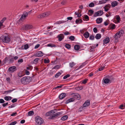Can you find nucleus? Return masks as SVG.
Segmentation results:
<instances>
[{
	"label": "nucleus",
	"mask_w": 125,
	"mask_h": 125,
	"mask_svg": "<svg viewBox=\"0 0 125 125\" xmlns=\"http://www.w3.org/2000/svg\"><path fill=\"white\" fill-rule=\"evenodd\" d=\"M50 62L48 58L47 59H44V63L45 64L49 63Z\"/></svg>",
	"instance_id": "obj_33"
},
{
	"label": "nucleus",
	"mask_w": 125,
	"mask_h": 125,
	"mask_svg": "<svg viewBox=\"0 0 125 125\" xmlns=\"http://www.w3.org/2000/svg\"><path fill=\"white\" fill-rule=\"evenodd\" d=\"M74 38H74V36H70L69 38V39L73 41L74 40Z\"/></svg>",
	"instance_id": "obj_46"
},
{
	"label": "nucleus",
	"mask_w": 125,
	"mask_h": 125,
	"mask_svg": "<svg viewBox=\"0 0 125 125\" xmlns=\"http://www.w3.org/2000/svg\"><path fill=\"white\" fill-rule=\"evenodd\" d=\"M17 69L16 67L15 66H11L9 68V71L10 73H13Z\"/></svg>",
	"instance_id": "obj_9"
},
{
	"label": "nucleus",
	"mask_w": 125,
	"mask_h": 125,
	"mask_svg": "<svg viewBox=\"0 0 125 125\" xmlns=\"http://www.w3.org/2000/svg\"><path fill=\"white\" fill-rule=\"evenodd\" d=\"M89 32L87 31L85 32L83 34L84 36L86 38H88L89 37Z\"/></svg>",
	"instance_id": "obj_23"
},
{
	"label": "nucleus",
	"mask_w": 125,
	"mask_h": 125,
	"mask_svg": "<svg viewBox=\"0 0 125 125\" xmlns=\"http://www.w3.org/2000/svg\"><path fill=\"white\" fill-rule=\"evenodd\" d=\"M66 0H63L61 2V4L62 5H64L66 3Z\"/></svg>",
	"instance_id": "obj_61"
},
{
	"label": "nucleus",
	"mask_w": 125,
	"mask_h": 125,
	"mask_svg": "<svg viewBox=\"0 0 125 125\" xmlns=\"http://www.w3.org/2000/svg\"><path fill=\"white\" fill-rule=\"evenodd\" d=\"M110 39L109 37H107L105 39L103 40L104 44H106L109 42Z\"/></svg>",
	"instance_id": "obj_16"
},
{
	"label": "nucleus",
	"mask_w": 125,
	"mask_h": 125,
	"mask_svg": "<svg viewBox=\"0 0 125 125\" xmlns=\"http://www.w3.org/2000/svg\"><path fill=\"white\" fill-rule=\"evenodd\" d=\"M103 13V12L101 10L95 13L94 16V17L98 16H100L102 15Z\"/></svg>",
	"instance_id": "obj_8"
},
{
	"label": "nucleus",
	"mask_w": 125,
	"mask_h": 125,
	"mask_svg": "<svg viewBox=\"0 0 125 125\" xmlns=\"http://www.w3.org/2000/svg\"><path fill=\"white\" fill-rule=\"evenodd\" d=\"M14 90V89L13 90V89L10 90H9L5 91V93H10L12 92Z\"/></svg>",
	"instance_id": "obj_43"
},
{
	"label": "nucleus",
	"mask_w": 125,
	"mask_h": 125,
	"mask_svg": "<svg viewBox=\"0 0 125 125\" xmlns=\"http://www.w3.org/2000/svg\"><path fill=\"white\" fill-rule=\"evenodd\" d=\"M109 28L111 29H114L115 28V25L114 24L112 23H111L109 25Z\"/></svg>",
	"instance_id": "obj_15"
},
{
	"label": "nucleus",
	"mask_w": 125,
	"mask_h": 125,
	"mask_svg": "<svg viewBox=\"0 0 125 125\" xmlns=\"http://www.w3.org/2000/svg\"><path fill=\"white\" fill-rule=\"evenodd\" d=\"M93 30L94 32L95 33H96L97 31V28L96 27L94 28Z\"/></svg>",
	"instance_id": "obj_56"
},
{
	"label": "nucleus",
	"mask_w": 125,
	"mask_h": 125,
	"mask_svg": "<svg viewBox=\"0 0 125 125\" xmlns=\"http://www.w3.org/2000/svg\"><path fill=\"white\" fill-rule=\"evenodd\" d=\"M90 100H87L85 101V102L83 104V106L84 107H85L89 105L90 104Z\"/></svg>",
	"instance_id": "obj_12"
},
{
	"label": "nucleus",
	"mask_w": 125,
	"mask_h": 125,
	"mask_svg": "<svg viewBox=\"0 0 125 125\" xmlns=\"http://www.w3.org/2000/svg\"><path fill=\"white\" fill-rule=\"evenodd\" d=\"M84 18L85 20L86 21L89 20V17L87 15H85L84 16Z\"/></svg>",
	"instance_id": "obj_42"
},
{
	"label": "nucleus",
	"mask_w": 125,
	"mask_h": 125,
	"mask_svg": "<svg viewBox=\"0 0 125 125\" xmlns=\"http://www.w3.org/2000/svg\"><path fill=\"white\" fill-rule=\"evenodd\" d=\"M60 67L59 65H56V66H55L54 67H53L52 68V69H58L60 68Z\"/></svg>",
	"instance_id": "obj_39"
},
{
	"label": "nucleus",
	"mask_w": 125,
	"mask_h": 125,
	"mask_svg": "<svg viewBox=\"0 0 125 125\" xmlns=\"http://www.w3.org/2000/svg\"><path fill=\"white\" fill-rule=\"evenodd\" d=\"M83 22L82 20L81 19H79V20L76 19L75 21V23L77 24H78L80 23H82Z\"/></svg>",
	"instance_id": "obj_28"
},
{
	"label": "nucleus",
	"mask_w": 125,
	"mask_h": 125,
	"mask_svg": "<svg viewBox=\"0 0 125 125\" xmlns=\"http://www.w3.org/2000/svg\"><path fill=\"white\" fill-rule=\"evenodd\" d=\"M107 78L109 80V81L110 82V83H111L112 81H114V78L113 76H109L108 75L107 76Z\"/></svg>",
	"instance_id": "obj_17"
},
{
	"label": "nucleus",
	"mask_w": 125,
	"mask_h": 125,
	"mask_svg": "<svg viewBox=\"0 0 125 125\" xmlns=\"http://www.w3.org/2000/svg\"><path fill=\"white\" fill-rule=\"evenodd\" d=\"M61 72H58L55 75V78H58L59 77L60 75L61 74Z\"/></svg>",
	"instance_id": "obj_38"
},
{
	"label": "nucleus",
	"mask_w": 125,
	"mask_h": 125,
	"mask_svg": "<svg viewBox=\"0 0 125 125\" xmlns=\"http://www.w3.org/2000/svg\"><path fill=\"white\" fill-rule=\"evenodd\" d=\"M103 20L102 18H97L96 20V23L98 24L101 23Z\"/></svg>",
	"instance_id": "obj_20"
},
{
	"label": "nucleus",
	"mask_w": 125,
	"mask_h": 125,
	"mask_svg": "<svg viewBox=\"0 0 125 125\" xmlns=\"http://www.w3.org/2000/svg\"><path fill=\"white\" fill-rule=\"evenodd\" d=\"M70 74H67L63 77V79H65L67 78L70 77Z\"/></svg>",
	"instance_id": "obj_44"
},
{
	"label": "nucleus",
	"mask_w": 125,
	"mask_h": 125,
	"mask_svg": "<svg viewBox=\"0 0 125 125\" xmlns=\"http://www.w3.org/2000/svg\"><path fill=\"white\" fill-rule=\"evenodd\" d=\"M76 64L75 63L73 62H72L69 63V65L71 68H73Z\"/></svg>",
	"instance_id": "obj_26"
},
{
	"label": "nucleus",
	"mask_w": 125,
	"mask_h": 125,
	"mask_svg": "<svg viewBox=\"0 0 125 125\" xmlns=\"http://www.w3.org/2000/svg\"><path fill=\"white\" fill-rule=\"evenodd\" d=\"M65 47L69 49L70 48L71 46L70 44H66L65 45Z\"/></svg>",
	"instance_id": "obj_41"
},
{
	"label": "nucleus",
	"mask_w": 125,
	"mask_h": 125,
	"mask_svg": "<svg viewBox=\"0 0 125 125\" xmlns=\"http://www.w3.org/2000/svg\"><path fill=\"white\" fill-rule=\"evenodd\" d=\"M53 111V110H51V111L47 113L46 114V116H50L49 118L50 119H53L57 117H59L60 115L61 114V112H58L56 114L52 115H51L52 113V111Z\"/></svg>",
	"instance_id": "obj_1"
},
{
	"label": "nucleus",
	"mask_w": 125,
	"mask_h": 125,
	"mask_svg": "<svg viewBox=\"0 0 125 125\" xmlns=\"http://www.w3.org/2000/svg\"><path fill=\"white\" fill-rule=\"evenodd\" d=\"M17 99L16 98L13 99L11 100V102L13 103H14L17 101Z\"/></svg>",
	"instance_id": "obj_51"
},
{
	"label": "nucleus",
	"mask_w": 125,
	"mask_h": 125,
	"mask_svg": "<svg viewBox=\"0 0 125 125\" xmlns=\"http://www.w3.org/2000/svg\"><path fill=\"white\" fill-rule=\"evenodd\" d=\"M28 14V13L27 12H24L19 20V21H20L24 20V19L27 16Z\"/></svg>",
	"instance_id": "obj_7"
},
{
	"label": "nucleus",
	"mask_w": 125,
	"mask_h": 125,
	"mask_svg": "<svg viewBox=\"0 0 125 125\" xmlns=\"http://www.w3.org/2000/svg\"><path fill=\"white\" fill-rule=\"evenodd\" d=\"M107 1H106V0H101V1H99V4H101L104 3H105Z\"/></svg>",
	"instance_id": "obj_34"
},
{
	"label": "nucleus",
	"mask_w": 125,
	"mask_h": 125,
	"mask_svg": "<svg viewBox=\"0 0 125 125\" xmlns=\"http://www.w3.org/2000/svg\"><path fill=\"white\" fill-rule=\"evenodd\" d=\"M101 37V36L100 34L98 33L95 36V38L97 39H100Z\"/></svg>",
	"instance_id": "obj_25"
},
{
	"label": "nucleus",
	"mask_w": 125,
	"mask_h": 125,
	"mask_svg": "<svg viewBox=\"0 0 125 125\" xmlns=\"http://www.w3.org/2000/svg\"><path fill=\"white\" fill-rule=\"evenodd\" d=\"M74 48L75 50L77 51L79 49L80 46L78 45H76L74 46Z\"/></svg>",
	"instance_id": "obj_29"
},
{
	"label": "nucleus",
	"mask_w": 125,
	"mask_h": 125,
	"mask_svg": "<svg viewBox=\"0 0 125 125\" xmlns=\"http://www.w3.org/2000/svg\"><path fill=\"white\" fill-rule=\"evenodd\" d=\"M8 103L7 102L5 103H4L2 104V105L3 107H5V106L8 105Z\"/></svg>",
	"instance_id": "obj_54"
},
{
	"label": "nucleus",
	"mask_w": 125,
	"mask_h": 125,
	"mask_svg": "<svg viewBox=\"0 0 125 125\" xmlns=\"http://www.w3.org/2000/svg\"><path fill=\"white\" fill-rule=\"evenodd\" d=\"M66 95L65 93L61 94L59 96V98L60 99H62Z\"/></svg>",
	"instance_id": "obj_22"
},
{
	"label": "nucleus",
	"mask_w": 125,
	"mask_h": 125,
	"mask_svg": "<svg viewBox=\"0 0 125 125\" xmlns=\"http://www.w3.org/2000/svg\"><path fill=\"white\" fill-rule=\"evenodd\" d=\"M73 98H74L75 100V99L79 100L80 99V95L78 94H76L73 96Z\"/></svg>",
	"instance_id": "obj_14"
},
{
	"label": "nucleus",
	"mask_w": 125,
	"mask_h": 125,
	"mask_svg": "<svg viewBox=\"0 0 125 125\" xmlns=\"http://www.w3.org/2000/svg\"><path fill=\"white\" fill-rule=\"evenodd\" d=\"M47 46L50 47H56V45L52 44L50 43L47 45Z\"/></svg>",
	"instance_id": "obj_35"
},
{
	"label": "nucleus",
	"mask_w": 125,
	"mask_h": 125,
	"mask_svg": "<svg viewBox=\"0 0 125 125\" xmlns=\"http://www.w3.org/2000/svg\"><path fill=\"white\" fill-rule=\"evenodd\" d=\"M4 98L6 101L9 100V96H6L4 97Z\"/></svg>",
	"instance_id": "obj_63"
},
{
	"label": "nucleus",
	"mask_w": 125,
	"mask_h": 125,
	"mask_svg": "<svg viewBox=\"0 0 125 125\" xmlns=\"http://www.w3.org/2000/svg\"><path fill=\"white\" fill-rule=\"evenodd\" d=\"M118 4L117 2L116 1H113L111 4V5L112 7H115V6H117Z\"/></svg>",
	"instance_id": "obj_19"
},
{
	"label": "nucleus",
	"mask_w": 125,
	"mask_h": 125,
	"mask_svg": "<svg viewBox=\"0 0 125 125\" xmlns=\"http://www.w3.org/2000/svg\"><path fill=\"white\" fill-rule=\"evenodd\" d=\"M28 116H31L33 115L34 114V113L33 111H30L28 112Z\"/></svg>",
	"instance_id": "obj_32"
},
{
	"label": "nucleus",
	"mask_w": 125,
	"mask_h": 125,
	"mask_svg": "<svg viewBox=\"0 0 125 125\" xmlns=\"http://www.w3.org/2000/svg\"><path fill=\"white\" fill-rule=\"evenodd\" d=\"M68 118V116L67 115L63 116L61 118V119L62 120H66Z\"/></svg>",
	"instance_id": "obj_27"
},
{
	"label": "nucleus",
	"mask_w": 125,
	"mask_h": 125,
	"mask_svg": "<svg viewBox=\"0 0 125 125\" xmlns=\"http://www.w3.org/2000/svg\"><path fill=\"white\" fill-rule=\"evenodd\" d=\"M0 39L2 42L5 43H8L10 41V38L8 36L3 35L0 37Z\"/></svg>",
	"instance_id": "obj_3"
},
{
	"label": "nucleus",
	"mask_w": 125,
	"mask_h": 125,
	"mask_svg": "<svg viewBox=\"0 0 125 125\" xmlns=\"http://www.w3.org/2000/svg\"><path fill=\"white\" fill-rule=\"evenodd\" d=\"M116 19L118 22H120V17L119 16H117L116 18Z\"/></svg>",
	"instance_id": "obj_55"
},
{
	"label": "nucleus",
	"mask_w": 125,
	"mask_h": 125,
	"mask_svg": "<svg viewBox=\"0 0 125 125\" xmlns=\"http://www.w3.org/2000/svg\"><path fill=\"white\" fill-rule=\"evenodd\" d=\"M66 21H61L57 22L55 23L57 24H59L62 23H64L66 22Z\"/></svg>",
	"instance_id": "obj_31"
},
{
	"label": "nucleus",
	"mask_w": 125,
	"mask_h": 125,
	"mask_svg": "<svg viewBox=\"0 0 125 125\" xmlns=\"http://www.w3.org/2000/svg\"><path fill=\"white\" fill-rule=\"evenodd\" d=\"M43 55V53L41 51H39L34 55L35 57H41Z\"/></svg>",
	"instance_id": "obj_10"
},
{
	"label": "nucleus",
	"mask_w": 125,
	"mask_h": 125,
	"mask_svg": "<svg viewBox=\"0 0 125 125\" xmlns=\"http://www.w3.org/2000/svg\"><path fill=\"white\" fill-rule=\"evenodd\" d=\"M111 6L110 5V4H108L106 5L104 7V8L105 7L109 9L110 8Z\"/></svg>",
	"instance_id": "obj_53"
},
{
	"label": "nucleus",
	"mask_w": 125,
	"mask_h": 125,
	"mask_svg": "<svg viewBox=\"0 0 125 125\" xmlns=\"http://www.w3.org/2000/svg\"><path fill=\"white\" fill-rule=\"evenodd\" d=\"M74 100L75 99H74V98L72 97L67 100L66 102L65 103L66 104H68L70 102H73Z\"/></svg>",
	"instance_id": "obj_18"
},
{
	"label": "nucleus",
	"mask_w": 125,
	"mask_h": 125,
	"mask_svg": "<svg viewBox=\"0 0 125 125\" xmlns=\"http://www.w3.org/2000/svg\"><path fill=\"white\" fill-rule=\"evenodd\" d=\"M87 81L88 79H84L82 83L83 84H85L86 83H87Z\"/></svg>",
	"instance_id": "obj_52"
},
{
	"label": "nucleus",
	"mask_w": 125,
	"mask_h": 125,
	"mask_svg": "<svg viewBox=\"0 0 125 125\" xmlns=\"http://www.w3.org/2000/svg\"><path fill=\"white\" fill-rule=\"evenodd\" d=\"M95 47H94V46H90V50L91 52H93L94 49V48Z\"/></svg>",
	"instance_id": "obj_45"
},
{
	"label": "nucleus",
	"mask_w": 125,
	"mask_h": 125,
	"mask_svg": "<svg viewBox=\"0 0 125 125\" xmlns=\"http://www.w3.org/2000/svg\"><path fill=\"white\" fill-rule=\"evenodd\" d=\"M9 56L8 57H6L4 59V63H6V62L8 61H9Z\"/></svg>",
	"instance_id": "obj_48"
},
{
	"label": "nucleus",
	"mask_w": 125,
	"mask_h": 125,
	"mask_svg": "<svg viewBox=\"0 0 125 125\" xmlns=\"http://www.w3.org/2000/svg\"><path fill=\"white\" fill-rule=\"evenodd\" d=\"M4 102L5 101L3 99H0V103H4Z\"/></svg>",
	"instance_id": "obj_58"
},
{
	"label": "nucleus",
	"mask_w": 125,
	"mask_h": 125,
	"mask_svg": "<svg viewBox=\"0 0 125 125\" xmlns=\"http://www.w3.org/2000/svg\"><path fill=\"white\" fill-rule=\"evenodd\" d=\"M32 26L31 24H27L23 26L21 28V30H30L32 28Z\"/></svg>",
	"instance_id": "obj_5"
},
{
	"label": "nucleus",
	"mask_w": 125,
	"mask_h": 125,
	"mask_svg": "<svg viewBox=\"0 0 125 125\" xmlns=\"http://www.w3.org/2000/svg\"><path fill=\"white\" fill-rule=\"evenodd\" d=\"M17 115V112H15L13 113L10 115L11 116H15Z\"/></svg>",
	"instance_id": "obj_57"
},
{
	"label": "nucleus",
	"mask_w": 125,
	"mask_h": 125,
	"mask_svg": "<svg viewBox=\"0 0 125 125\" xmlns=\"http://www.w3.org/2000/svg\"><path fill=\"white\" fill-rule=\"evenodd\" d=\"M89 7H94V5L93 3L92 2L89 4Z\"/></svg>",
	"instance_id": "obj_47"
},
{
	"label": "nucleus",
	"mask_w": 125,
	"mask_h": 125,
	"mask_svg": "<svg viewBox=\"0 0 125 125\" xmlns=\"http://www.w3.org/2000/svg\"><path fill=\"white\" fill-rule=\"evenodd\" d=\"M40 46V45L39 44H37L35 45L34 47V48L36 49L38 48Z\"/></svg>",
	"instance_id": "obj_64"
},
{
	"label": "nucleus",
	"mask_w": 125,
	"mask_h": 125,
	"mask_svg": "<svg viewBox=\"0 0 125 125\" xmlns=\"http://www.w3.org/2000/svg\"><path fill=\"white\" fill-rule=\"evenodd\" d=\"M29 46L28 44H25L24 46L23 45L21 47V49H25V50L29 48Z\"/></svg>",
	"instance_id": "obj_21"
},
{
	"label": "nucleus",
	"mask_w": 125,
	"mask_h": 125,
	"mask_svg": "<svg viewBox=\"0 0 125 125\" xmlns=\"http://www.w3.org/2000/svg\"><path fill=\"white\" fill-rule=\"evenodd\" d=\"M103 80H104V82L105 83L107 84L109 83H110V82L109 81V80L108 78H105L104 79H103Z\"/></svg>",
	"instance_id": "obj_24"
},
{
	"label": "nucleus",
	"mask_w": 125,
	"mask_h": 125,
	"mask_svg": "<svg viewBox=\"0 0 125 125\" xmlns=\"http://www.w3.org/2000/svg\"><path fill=\"white\" fill-rule=\"evenodd\" d=\"M84 107L83 106H81L79 109V110L78 111L79 112H81L83 110V108Z\"/></svg>",
	"instance_id": "obj_40"
},
{
	"label": "nucleus",
	"mask_w": 125,
	"mask_h": 125,
	"mask_svg": "<svg viewBox=\"0 0 125 125\" xmlns=\"http://www.w3.org/2000/svg\"><path fill=\"white\" fill-rule=\"evenodd\" d=\"M94 36L93 35H91L89 37V39L90 40H94Z\"/></svg>",
	"instance_id": "obj_49"
},
{
	"label": "nucleus",
	"mask_w": 125,
	"mask_h": 125,
	"mask_svg": "<svg viewBox=\"0 0 125 125\" xmlns=\"http://www.w3.org/2000/svg\"><path fill=\"white\" fill-rule=\"evenodd\" d=\"M104 67H101L99 68L98 70L99 71H101L104 69Z\"/></svg>",
	"instance_id": "obj_59"
},
{
	"label": "nucleus",
	"mask_w": 125,
	"mask_h": 125,
	"mask_svg": "<svg viewBox=\"0 0 125 125\" xmlns=\"http://www.w3.org/2000/svg\"><path fill=\"white\" fill-rule=\"evenodd\" d=\"M50 14L49 12H46L42 13L38 16L39 18H42L48 16Z\"/></svg>",
	"instance_id": "obj_6"
},
{
	"label": "nucleus",
	"mask_w": 125,
	"mask_h": 125,
	"mask_svg": "<svg viewBox=\"0 0 125 125\" xmlns=\"http://www.w3.org/2000/svg\"><path fill=\"white\" fill-rule=\"evenodd\" d=\"M39 58H36L34 60V63H37L38 62V61L40 60Z\"/></svg>",
	"instance_id": "obj_36"
},
{
	"label": "nucleus",
	"mask_w": 125,
	"mask_h": 125,
	"mask_svg": "<svg viewBox=\"0 0 125 125\" xmlns=\"http://www.w3.org/2000/svg\"><path fill=\"white\" fill-rule=\"evenodd\" d=\"M125 103L124 104H122L120 105L119 107V108L121 109H123L125 108Z\"/></svg>",
	"instance_id": "obj_30"
},
{
	"label": "nucleus",
	"mask_w": 125,
	"mask_h": 125,
	"mask_svg": "<svg viewBox=\"0 0 125 125\" xmlns=\"http://www.w3.org/2000/svg\"><path fill=\"white\" fill-rule=\"evenodd\" d=\"M36 125H41L44 122L43 119L39 116L35 117Z\"/></svg>",
	"instance_id": "obj_4"
},
{
	"label": "nucleus",
	"mask_w": 125,
	"mask_h": 125,
	"mask_svg": "<svg viewBox=\"0 0 125 125\" xmlns=\"http://www.w3.org/2000/svg\"><path fill=\"white\" fill-rule=\"evenodd\" d=\"M23 60L22 59H21L18 60V63H20L22 62H23Z\"/></svg>",
	"instance_id": "obj_50"
},
{
	"label": "nucleus",
	"mask_w": 125,
	"mask_h": 125,
	"mask_svg": "<svg viewBox=\"0 0 125 125\" xmlns=\"http://www.w3.org/2000/svg\"><path fill=\"white\" fill-rule=\"evenodd\" d=\"M120 37V36H115V37H114V38H115V42H117L118 41V38Z\"/></svg>",
	"instance_id": "obj_37"
},
{
	"label": "nucleus",
	"mask_w": 125,
	"mask_h": 125,
	"mask_svg": "<svg viewBox=\"0 0 125 125\" xmlns=\"http://www.w3.org/2000/svg\"><path fill=\"white\" fill-rule=\"evenodd\" d=\"M64 37V35L62 34H60L57 36V38L58 39V40L59 41H61L63 39Z\"/></svg>",
	"instance_id": "obj_11"
},
{
	"label": "nucleus",
	"mask_w": 125,
	"mask_h": 125,
	"mask_svg": "<svg viewBox=\"0 0 125 125\" xmlns=\"http://www.w3.org/2000/svg\"><path fill=\"white\" fill-rule=\"evenodd\" d=\"M31 78L29 76L23 77L21 80V83L26 85L29 83L31 81Z\"/></svg>",
	"instance_id": "obj_2"
},
{
	"label": "nucleus",
	"mask_w": 125,
	"mask_h": 125,
	"mask_svg": "<svg viewBox=\"0 0 125 125\" xmlns=\"http://www.w3.org/2000/svg\"><path fill=\"white\" fill-rule=\"evenodd\" d=\"M9 63H13L14 60L13 59V56L10 55L9 56Z\"/></svg>",
	"instance_id": "obj_13"
},
{
	"label": "nucleus",
	"mask_w": 125,
	"mask_h": 125,
	"mask_svg": "<svg viewBox=\"0 0 125 125\" xmlns=\"http://www.w3.org/2000/svg\"><path fill=\"white\" fill-rule=\"evenodd\" d=\"M25 74L26 75H28L29 74H30L29 72L26 70H25Z\"/></svg>",
	"instance_id": "obj_62"
},
{
	"label": "nucleus",
	"mask_w": 125,
	"mask_h": 125,
	"mask_svg": "<svg viewBox=\"0 0 125 125\" xmlns=\"http://www.w3.org/2000/svg\"><path fill=\"white\" fill-rule=\"evenodd\" d=\"M13 57L14 60H16L18 58V57L17 56H13Z\"/></svg>",
	"instance_id": "obj_60"
}]
</instances>
